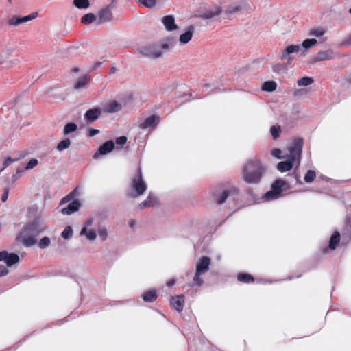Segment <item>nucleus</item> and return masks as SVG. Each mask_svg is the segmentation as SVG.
<instances>
[{
	"instance_id": "39448f33",
	"label": "nucleus",
	"mask_w": 351,
	"mask_h": 351,
	"mask_svg": "<svg viewBox=\"0 0 351 351\" xmlns=\"http://www.w3.org/2000/svg\"><path fill=\"white\" fill-rule=\"evenodd\" d=\"M130 187L134 192V197L143 195L147 189V184L143 180L140 167L138 168L136 174L132 178Z\"/></svg>"
},
{
	"instance_id": "2f4dec72",
	"label": "nucleus",
	"mask_w": 351,
	"mask_h": 351,
	"mask_svg": "<svg viewBox=\"0 0 351 351\" xmlns=\"http://www.w3.org/2000/svg\"><path fill=\"white\" fill-rule=\"evenodd\" d=\"M237 279L240 282H247V283L252 282L254 281V278L251 275L247 274H243V273L238 274Z\"/></svg>"
},
{
	"instance_id": "c756f323",
	"label": "nucleus",
	"mask_w": 351,
	"mask_h": 351,
	"mask_svg": "<svg viewBox=\"0 0 351 351\" xmlns=\"http://www.w3.org/2000/svg\"><path fill=\"white\" fill-rule=\"evenodd\" d=\"M287 63H277L272 66V70L276 73H285L287 70Z\"/></svg>"
},
{
	"instance_id": "6e6552de",
	"label": "nucleus",
	"mask_w": 351,
	"mask_h": 351,
	"mask_svg": "<svg viewBox=\"0 0 351 351\" xmlns=\"http://www.w3.org/2000/svg\"><path fill=\"white\" fill-rule=\"evenodd\" d=\"M93 218L86 220L80 231V235L85 237L87 240L90 241H94L97 237L96 232L93 228Z\"/></svg>"
},
{
	"instance_id": "6ab92c4d",
	"label": "nucleus",
	"mask_w": 351,
	"mask_h": 351,
	"mask_svg": "<svg viewBox=\"0 0 351 351\" xmlns=\"http://www.w3.org/2000/svg\"><path fill=\"white\" fill-rule=\"evenodd\" d=\"M3 261L7 264L8 266L11 267L15 265L19 261V256L14 253H8L5 251V256Z\"/></svg>"
},
{
	"instance_id": "09e8293b",
	"label": "nucleus",
	"mask_w": 351,
	"mask_h": 351,
	"mask_svg": "<svg viewBox=\"0 0 351 351\" xmlns=\"http://www.w3.org/2000/svg\"><path fill=\"white\" fill-rule=\"evenodd\" d=\"M8 274V269L3 265H0V277L5 276Z\"/></svg>"
},
{
	"instance_id": "864d4df0",
	"label": "nucleus",
	"mask_w": 351,
	"mask_h": 351,
	"mask_svg": "<svg viewBox=\"0 0 351 351\" xmlns=\"http://www.w3.org/2000/svg\"><path fill=\"white\" fill-rule=\"evenodd\" d=\"M5 256V251L0 252V261H3Z\"/></svg>"
},
{
	"instance_id": "9b49d317",
	"label": "nucleus",
	"mask_w": 351,
	"mask_h": 351,
	"mask_svg": "<svg viewBox=\"0 0 351 351\" xmlns=\"http://www.w3.org/2000/svg\"><path fill=\"white\" fill-rule=\"evenodd\" d=\"M335 53L333 50H322L317 52L313 58L312 62L315 63L320 61L329 60L335 58Z\"/></svg>"
},
{
	"instance_id": "1a4fd4ad",
	"label": "nucleus",
	"mask_w": 351,
	"mask_h": 351,
	"mask_svg": "<svg viewBox=\"0 0 351 351\" xmlns=\"http://www.w3.org/2000/svg\"><path fill=\"white\" fill-rule=\"evenodd\" d=\"M139 51L141 54L149 58H159L162 54L159 45L143 46L139 49Z\"/></svg>"
},
{
	"instance_id": "37998d69",
	"label": "nucleus",
	"mask_w": 351,
	"mask_h": 351,
	"mask_svg": "<svg viewBox=\"0 0 351 351\" xmlns=\"http://www.w3.org/2000/svg\"><path fill=\"white\" fill-rule=\"evenodd\" d=\"M271 154L274 157H275L278 159L285 158V154L282 155V152L280 149L276 148V149H272L271 152Z\"/></svg>"
},
{
	"instance_id": "f8f14e48",
	"label": "nucleus",
	"mask_w": 351,
	"mask_h": 351,
	"mask_svg": "<svg viewBox=\"0 0 351 351\" xmlns=\"http://www.w3.org/2000/svg\"><path fill=\"white\" fill-rule=\"evenodd\" d=\"M160 122L158 116L152 115L146 118L140 124V128L143 130H153Z\"/></svg>"
},
{
	"instance_id": "c03bdc74",
	"label": "nucleus",
	"mask_w": 351,
	"mask_h": 351,
	"mask_svg": "<svg viewBox=\"0 0 351 351\" xmlns=\"http://www.w3.org/2000/svg\"><path fill=\"white\" fill-rule=\"evenodd\" d=\"M38 164V161L36 158L31 159L26 166L25 167V170H30L34 168Z\"/></svg>"
},
{
	"instance_id": "13d9d810",
	"label": "nucleus",
	"mask_w": 351,
	"mask_h": 351,
	"mask_svg": "<svg viewBox=\"0 0 351 351\" xmlns=\"http://www.w3.org/2000/svg\"><path fill=\"white\" fill-rule=\"evenodd\" d=\"M8 1L10 3H13L15 1V0H8Z\"/></svg>"
},
{
	"instance_id": "4c0bfd02",
	"label": "nucleus",
	"mask_w": 351,
	"mask_h": 351,
	"mask_svg": "<svg viewBox=\"0 0 351 351\" xmlns=\"http://www.w3.org/2000/svg\"><path fill=\"white\" fill-rule=\"evenodd\" d=\"M61 236L64 239H68L72 237L73 236V230L71 226H66L64 230L62 231Z\"/></svg>"
},
{
	"instance_id": "a18cd8bd",
	"label": "nucleus",
	"mask_w": 351,
	"mask_h": 351,
	"mask_svg": "<svg viewBox=\"0 0 351 351\" xmlns=\"http://www.w3.org/2000/svg\"><path fill=\"white\" fill-rule=\"evenodd\" d=\"M228 195L229 193L228 191H223L218 199V203L219 204H223L226 201Z\"/></svg>"
},
{
	"instance_id": "a878e982",
	"label": "nucleus",
	"mask_w": 351,
	"mask_h": 351,
	"mask_svg": "<svg viewBox=\"0 0 351 351\" xmlns=\"http://www.w3.org/2000/svg\"><path fill=\"white\" fill-rule=\"evenodd\" d=\"M318 43V41L315 38H308L303 40L302 45H300L301 49L304 48L305 49H308Z\"/></svg>"
},
{
	"instance_id": "58836bf2",
	"label": "nucleus",
	"mask_w": 351,
	"mask_h": 351,
	"mask_svg": "<svg viewBox=\"0 0 351 351\" xmlns=\"http://www.w3.org/2000/svg\"><path fill=\"white\" fill-rule=\"evenodd\" d=\"M88 78L86 76H83L78 79L77 82H76L75 87V88H81L86 86V84L88 83Z\"/></svg>"
},
{
	"instance_id": "20e7f679",
	"label": "nucleus",
	"mask_w": 351,
	"mask_h": 351,
	"mask_svg": "<svg viewBox=\"0 0 351 351\" xmlns=\"http://www.w3.org/2000/svg\"><path fill=\"white\" fill-rule=\"evenodd\" d=\"M289 189V184L282 180H277L272 185L270 191H267L263 199L265 201L276 199L283 195V193Z\"/></svg>"
},
{
	"instance_id": "f257e3e1",
	"label": "nucleus",
	"mask_w": 351,
	"mask_h": 351,
	"mask_svg": "<svg viewBox=\"0 0 351 351\" xmlns=\"http://www.w3.org/2000/svg\"><path fill=\"white\" fill-rule=\"evenodd\" d=\"M28 217H34L26 224L17 237L18 241L22 242L26 247H30L36 243V237L47 230V226L43 215L38 211L36 206L28 210Z\"/></svg>"
},
{
	"instance_id": "7ed1b4c3",
	"label": "nucleus",
	"mask_w": 351,
	"mask_h": 351,
	"mask_svg": "<svg viewBox=\"0 0 351 351\" xmlns=\"http://www.w3.org/2000/svg\"><path fill=\"white\" fill-rule=\"evenodd\" d=\"M265 171V169L261 162L258 160H250L243 168V180L250 184L258 183Z\"/></svg>"
},
{
	"instance_id": "4468645a",
	"label": "nucleus",
	"mask_w": 351,
	"mask_h": 351,
	"mask_svg": "<svg viewBox=\"0 0 351 351\" xmlns=\"http://www.w3.org/2000/svg\"><path fill=\"white\" fill-rule=\"evenodd\" d=\"M101 114V110L99 108H93L88 110L84 114V119L88 122L92 123L97 120Z\"/></svg>"
},
{
	"instance_id": "8fccbe9b",
	"label": "nucleus",
	"mask_w": 351,
	"mask_h": 351,
	"mask_svg": "<svg viewBox=\"0 0 351 351\" xmlns=\"http://www.w3.org/2000/svg\"><path fill=\"white\" fill-rule=\"evenodd\" d=\"M99 132V131L97 129H90L89 130V136H94L95 135L97 134Z\"/></svg>"
},
{
	"instance_id": "0eeeda50",
	"label": "nucleus",
	"mask_w": 351,
	"mask_h": 351,
	"mask_svg": "<svg viewBox=\"0 0 351 351\" xmlns=\"http://www.w3.org/2000/svg\"><path fill=\"white\" fill-rule=\"evenodd\" d=\"M301 51L300 45H289L280 50V59L287 64H291L294 59V54Z\"/></svg>"
},
{
	"instance_id": "4d7b16f0",
	"label": "nucleus",
	"mask_w": 351,
	"mask_h": 351,
	"mask_svg": "<svg viewBox=\"0 0 351 351\" xmlns=\"http://www.w3.org/2000/svg\"><path fill=\"white\" fill-rule=\"evenodd\" d=\"M302 92V90H297L295 91V95H298L300 93H301Z\"/></svg>"
},
{
	"instance_id": "5fc2aeb1",
	"label": "nucleus",
	"mask_w": 351,
	"mask_h": 351,
	"mask_svg": "<svg viewBox=\"0 0 351 351\" xmlns=\"http://www.w3.org/2000/svg\"><path fill=\"white\" fill-rule=\"evenodd\" d=\"M175 283H176V280H175V279H172V280H169V281H168V282H167V285L168 287H171V286H173Z\"/></svg>"
},
{
	"instance_id": "a211bd4d",
	"label": "nucleus",
	"mask_w": 351,
	"mask_h": 351,
	"mask_svg": "<svg viewBox=\"0 0 351 351\" xmlns=\"http://www.w3.org/2000/svg\"><path fill=\"white\" fill-rule=\"evenodd\" d=\"M80 204L77 200L73 201L69 204L67 207L63 208L61 210L63 215H71L72 213L78 210Z\"/></svg>"
},
{
	"instance_id": "f3484780",
	"label": "nucleus",
	"mask_w": 351,
	"mask_h": 351,
	"mask_svg": "<svg viewBox=\"0 0 351 351\" xmlns=\"http://www.w3.org/2000/svg\"><path fill=\"white\" fill-rule=\"evenodd\" d=\"M122 106L117 101L112 100L107 103L104 106V111L108 113H114L121 110Z\"/></svg>"
},
{
	"instance_id": "bf43d9fd",
	"label": "nucleus",
	"mask_w": 351,
	"mask_h": 351,
	"mask_svg": "<svg viewBox=\"0 0 351 351\" xmlns=\"http://www.w3.org/2000/svg\"><path fill=\"white\" fill-rule=\"evenodd\" d=\"M97 156V153L95 154V157H96Z\"/></svg>"
},
{
	"instance_id": "ea45409f",
	"label": "nucleus",
	"mask_w": 351,
	"mask_h": 351,
	"mask_svg": "<svg viewBox=\"0 0 351 351\" xmlns=\"http://www.w3.org/2000/svg\"><path fill=\"white\" fill-rule=\"evenodd\" d=\"M316 176L315 172L313 170H308L305 176H304V181L307 183L312 182L315 178Z\"/></svg>"
},
{
	"instance_id": "e433bc0d",
	"label": "nucleus",
	"mask_w": 351,
	"mask_h": 351,
	"mask_svg": "<svg viewBox=\"0 0 351 351\" xmlns=\"http://www.w3.org/2000/svg\"><path fill=\"white\" fill-rule=\"evenodd\" d=\"M74 5L80 9L87 8L89 6L88 0H73Z\"/></svg>"
},
{
	"instance_id": "5701e85b",
	"label": "nucleus",
	"mask_w": 351,
	"mask_h": 351,
	"mask_svg": "<svg viewBox=\"0 0 351 351\" xmlns=\"http://www.w3.org/2000/svg\"><path fill=\"white\" fill-rule=\"evenodd\" d=\"M114 142L112 141H108L99 147L98 150L99 154L102 155L106 154L110 152L114 149Z\"/></svg>"
},
{
	"instance_id": "72a5a7b5",
	"label": "nucleus",
	"mask_w": 351,
	"mask_h": 351,
	"mask_svg": "<svg viewBox=\"0 0 351 351\" xmlns=\"http://www.w3.org/2000/svg\"><path fill=\"white\" fill-rule=\"evenodd\" d=\"M77 129V126L75 123H69L65 125V126L64 128L63 132H64V134L67 135L71 132L76 131Z\"/></svg>"
},
{
	"instance_id": "aec40b11",
	"label": "nucleus",
	"mask_w": 351,
	"mask_h": 351,
	"mask_svg": "<svg viewBox=\"0 0 351 351\" xmlns=\"http://www.w3.org/2000/svg\"><path fill=\"white\" fill-rule=\"evenodd\" d=\"M193 35V29L189 27L185 32L182 33L179 37V43L181 45L187 44L191 39Z\"/></svg>"
},
{
	"instance_id": "ddd939ff",
	"label": "nucleus",
	"mask_w": 351,
	"mask_h": 351,
	"mask_svg": "<svg viewBox=\"0 0 351 351\" xmlns=\"http://www.w3.org/2000/svg\"><path fill=\"white\" fill-rule=\"evenodd\" d=\"M162 23L165 29L168 32L176 30L178 27L176 24L175 19L172 15H167L162 19Z\"/></svg>"
},
{
	"instance_id": "6e6d98bb",
	"label": "nucleus",
	"mask_w": 351,
	"mask_h": 351,
	"mask_svg": "<svg viewBox=\"0 0 351 351\" xmlns=\"http://www.w3.org/2000/svg\"><path fill=\"white\" fill-rule=\"evenodd\" d=\"M70 200V197H64L62 200V204L63 203H66L67 202H69Z\"/></svg>"
},
{
	"instance_id": "423d86ee",
	"label": "nucleus",
	"mask_w": 351,
	"mask_h": 351,
	"mask_svg": "<svg viewBox=\"0 0 351 351\" xmlns=\"http://www.w3.org/2000/svg\"><path fill=\"white\" fill-rule=\"evenodd\" d=\"M210 264V260L206 256L202 257L197 263L196 271L193 278V280L197 285L200 286L202 285L203 280L199 278V276L208 270Z\"/></svg>"
},
{
	"instance_id": "b1692460",
	"label": "nucleus",
	"mask_w": 351,
	"mask_h": 351,
	"mask_svg": "<svg viewBox=\"0 0 351 351\" xmlns=\"http://www.w3.org/2000/svg\"><path fill=\"white\" fill-rule=\"evenodd\" d=\"M158 204L157 199L152 195H149L145 200H144L140 205L141 208L154 206Z\"/></svg>"
},
{
	"instance_id": "a19ab883",
	"label": "nucleus",
	"mask_w": 351,
	"mask_h": 351,
	"mask_svg": "<svg viewBox=\"0 0 351 351\" xmlns=\"http://www.w3.org/2000/svg\"><path fill=\"white\" fill-rule=\"evenodd\" d=\"M98 234L102 241H106L108 237V231L104 226H99L98 228Z\"/></svg>"
},
{
	"instance_id": "cd10ccee",
	"label": "nucleus",
	"mask_w": 351,
	"mask_h": 351,
	"mask_svg": "<svg viewBox=\"0 0 351 351\" xmlns=\"http://www.w3.org/2000/svg\"><path fill=\"white\" fill-rule=\"evenodd\" d=\"M276 87L277 84L274 81L265 82L262 85V89L267 92L274 91Z\"/></svg>"
},
{
	"instance_id": "4be33fe9",
	"label": "nucleus",
	"mask_w": 351,
	"mask_h": 351,
	"mask_svg": "<svg viewBox=\"0 0 351 351\" xmlns=\"http://www.w3.org/2000/svg\"><path fill=\"white\" fill-rule=\"evenodd\" d=\"M221 12L220 6H215L207 10L204 14L203 17L204 19H211L216 16H218Z\"/></svg>"
},
{
	"instance_id": "f03ea898",
	"label": "nucleus",
	"mask_w": 351,
	"mask_h": 351,
	"mask_svg": "<svg viewBox=\"0 0 351 351\" xmlns=\"http://www.w3.org/2000/svg\"><path fill=\"white\" fill-rule=\"evenodd\" d=\"M304 141L301 138H293L286 147L285 152V161L280 162L277 165L278 170L284 173L290 171L294 166L297 167L300 163L301 154Z\"/></svg>"
},
{
	"instance_id": "c9c22d12",
	"label": "nucleus",
	"mask_w": 351,
	"mask_h": 351,
	"mask_svg": "<svg viewBox=\"0 0 351 351\" xmlns=\"http://www.w3.org/2000/svg\"><path fill=\"white\" fill-rule=\"evenodd\" d=\"M51 243V239L48 237H43L40 239V241L38 243V247L40 249H45L49 246Z\"/></svg>"
},
{
	"instance_id": "052dcab7",
	"label": "nucleus",
	"mask_w": 351,
	"mask_h": 351,
	"mask_svg": "<svg viewBox=\"0 0 351 351\" xmlns=\"http://www.w3.org/2000/svg\"><path fill=\"white\" fill-rule=\"evenodd\" d=\"M349 12L351 14V8L349 10Z\"/></svg>"
},
{
	"instance_id": "473e14b6",
	"label": "nucleus",
	"mask_w": 351,
	"mask_h": 351,
	"mask_svg": "<svg viewBox=\"0 0 351 351\" xmlns=\"http://www.w3.org/2000/svg\"><path fill=\"white\" fill-rule=\"evenodd\" d=\"M95 19H96V17H95V14H93L92 13H89V14H86L84 15L82 17L81 22L83 24H90L93 22H94Z\"/></svg>"
},
{
	"instance_id": "3c124183",
	"label": "nucleus",
	"mask_w": 351,
	"mask_h": 351,
	"mask_svg": "<svg viewBox=\"0 0 351 351\" xmlns=\"http://www.w3.org/2000/svg\"><path fill=\"white\" fill-rule=\"evenodd\" d=\"M13 162V160L10 158H8L5 159L4 162L5 167H8Z\"/></svg>"
},
{
	"instance_id": "9d476101",
	"label": "nucleus",
	"mask_w": 351,
	"mask_h": 351,
	"mask_svg": "<svg viewBox=\"0 0 351 351\" xmlns=\"http://www.w3.org/2000/svg\"><path fill=\"white\" fill-rule=\"evenodd\" d=\"M38 16L37 12H32L25 16H13L8 19V23L12 26H18L22 23L29 22Z\"/></svg>"
},
{
	"instance_id": "412c9836",
	"label": "nucleus",
	"mask_w": 351,
	"mask_h": 351,
	"mask_svg": "<svg viewBox=\"0 0 351 351\" xmlns=\"http://www.w3.org/2000/svg\"><path fill=\"white\" fill-rule=\"evenodd\" d=\"M99 19L101 23L110 21L112 19V14L110 8L103 9L99 14Z\"/></svg>"
},
{
	"instance_id": "2eb2a0df",
	"label": "nucleus",
	"mask_w": 351,
	"mask_h": 351,
	"mask_svg": "<svg viewBox=\"0 0 351 351\" xmlns=\"http://www.w3.org/2000/svg\"><path fill=\"white\" fill-rule=\"evenodd\" d=\"M326 32V30L324 27H317L311 28L308 32V35L315 38H322L319 42L324 43L326 40V38H323Z\"/></svg>"
},
{
	"instance_id": "49530a36",
	"label": "nucleus",
	"mask_w": 351,
	"mask_h": 351,
	"mask_svg": "<svg viewBox=\"0 0 351 351\" xmlns=\"http://www.w3.org/2000/svg\"><path fill=\"white\" fill-rule=\"evenodd\" d=\"M241 9V8L240 5H232V6H230L227 9V12L229 14H232V13H234V12H237L239 11Z\"/></svg>"
},
{
	"instance_id": "f704fd0d",
	"label": "nucleus",
	"mask_w": 351,
	"mask_h": 351,
	"mask_svg": "<svg viewBox=\"0 0 351 351\" xmlns=\"http://www.w3.org/2000/svg\"><path fill=\"white\" fill-rule=\"evenodd\" d=\"M71 145V141L69 138H65L61 141L57 145V149L62 152L66 149Z\"/></svg>"
},
{
	"instance_id": "79ce46f5",
	"label": "nucleus",
	"mask_w": 351,
	"mask_h": 351,
	"mask_svg": "<svg viewBox=\"0 0 351 351\" xmlns=\"http://www.w3.org/2000/svg\"><path fill=\"white\" fill-rule=\"evenodd\" d=\"M270 132L274 139L279 137L281 133V128L280 126L274 125L270 128Z\"/></svg>"
},
{
	"instance_id": "7c9ffc66",
	"label": "nucleus",
	"mask_w": 351,
	"mask_h": 351,
	"mask_svg": "<svg viewBox=\"0 0 351 351\" xmlns=\"http://www.w3.org/2000/svg\"><path fill=\"white\" fill-rule=\"evenodd\" d=\"M313 82V79L310 77H303L297 82L298 86H306L311 85Z\"/></svg>"
},
{
	"instance_id": "bb28decb",
	"label": "nucleus",
	"mask_w": 351,
	"mask_h": 351,
	"mask_svg": "<svg viewBox=\"0 0 351 351\" xmlns=\"http://www.w3.org/2000/svg\"><path fill=\"white\" fill-rule=\"evenodd\" d=\"M157 298V294L154 290H151L145 292L143 295V299L145 302H151Z\"/></svg>"
},
{
	"instance_id": "c85d7f7f",
	"label": "nucleus",
	"mask_w": 351,
	"mask_h": 351,
	"mask_svg": "<svg viewBox=\"0 0 351 351\" xmlns=\"http://www.w3.org/2000/svg\"><path fill=\"white\" fill-rule=\"evenodd\" d=\"M340 235L338 232H335L331 236L329 247L331 250H335L339 242Z\"/></svg>"
},
{
	"instance_id": "393cba45",
	"label": "nucleus",
	"mask_w": 351,
	"mask_h": 351,
	"mask_svg": "<svg viewBox=\"0 0 351 351\" xmlns=\"http://www.w3.org/2000/svg\"><path fill=\"white\" fill-rule=\"evenodd\" d=\"M176 43V40L173 38H168L163 40L159 46L160 47V50L167 51L170 48H171Z\"/></svg>"
},
{
	"instance_id": "de8ad7c7",
	"label": "nucleus",
	"mask_w": 351,
	"mask_h": 351,
	"mask_svg": "<svg viewBox=\"0 0 351 351\" xmlns=\"http://www.w3.org/2000/svg\"><path fill=\"white\" fill-rule=\"evenodd\" d=\"M126 141L127 138L125 136H120L116 139V143L117 145H124L126 143Z\"/></svg>"
},
{
	"instance_id": "603ef678",
	"label": "nucleus",
	"mask_w": 351,
	"mask_h": 351,
	"mask_svg": "<svg viewBox=\"0 0 351 351\" xmlns=\"http://www.w3.org/2000/svg\"><path fill=\"white\" fill-rule=\"evenodd\" d=\"M8 191H6L5 192V193L2 195L1 197V200L4 202H5L7 199H8Z\"/></svg>"
},
{
	"instance_id": "dca6fc26",
	"label": "nucleus",
	"mask_w": 351,
	"mask_h": 351,
	"mask_svg": "<svg viewBox=\"0 0 351 351\" xmlns=\"http://www.w3.org/2000/svg\"><path fill=\"white\" fill-rule=\"evenodd\" d=\"M184 303V297L183 295H176L171 299V306L178 311H181L183 309Z\"/></svg>"
}]
</instances>
